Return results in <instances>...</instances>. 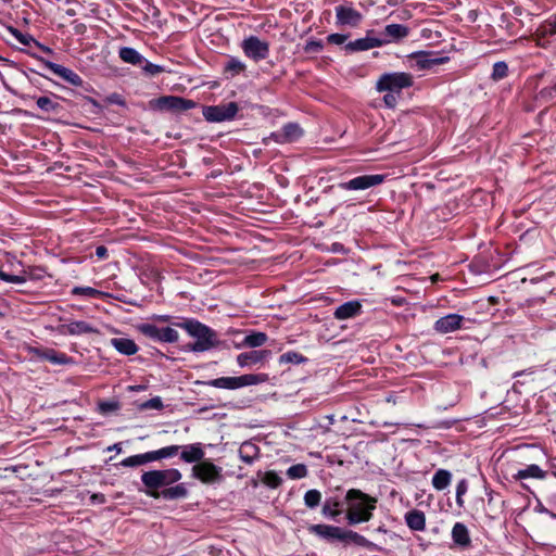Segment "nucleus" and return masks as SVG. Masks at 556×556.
I'll use <instances>...</instances> for the list:
<instances>
[{"mask_svg": "<svg viewBox=\"0 0 556 556\" xmlns=\"http://www.w3.org/2000/svg\"><path fill=\"white\" fill-rule=\"evenodd\" d=\"M348 504L346 520L351 526L367 522L372 518L377 500L358 489H351L344 495Z\"/></svg>", "mask_w": 556, "mask_h": 556, "instance_id": "nucleus-1", "label": "nucleus"}, {"mask_svg": "<svg viewBox=\"0 0 556 556\" xmlns=\"http://www.w3.org/2000/svg\"><path fill=\"white\" fill-rule=\"evenodd\" d=\"M173 325L186 330L189 336L195 339L194 343L188 345L190 351L205 352L218 344L216 332L195 319H184Z\"/></svg>", "mask_w": 556, "mask_h": 556, "instance_id": "nucleus-2", "label": "nucleus"}, {"mask_svg": "<svg viewBox=\"0 0 556 556\" xmlns=\"http://www.w3.org/2000/svg\"><path fill=\"white\" fill-rule=\"evenodd\" d=\"M182 475L178 469L169 468L164 470H150L141 475V481L147 488V492H160L164 488L178 482Z\"/></svg>", "mask_w": 556, "mask_h": 556, "instance_id": "nucleus-3", "label": "nucleus"}, {"mask_svg": "<svg viewBox=\"0 0 556 556\" xmlns=\"http://www.w3.org/2000/svg\"><path fill=\"white\" fill-rule=\"evenodd\" d=\"M414 78L409 73L392 72L382 74L376 83L379 92L400 93L403 89L412 87Z\"/></svg>", "mask_w": 556, "mask_h": 556, "instance_id": "nucleus-4", "label": "nucleus"}, {"mask_svg": "<svg viewBox=\"0 0 556 556\" xmlns=\"http://www.w3.org/2000/svg\"><path fill=\"white\" fill-rule=\"evenodd\" d=\"M191 476L204 484H215L223 480V468L208 459H203L199 464L193 465Z\"/></svg>", "mask_w": 556, "mask_h": 556, "instance_id": "nucleus-5", "label": "nucleus"}, {"mask_svg": "<svg viewBox=\"0 0 556 556\" xmlns=\"http://www.w3.org/2000/svg\"><path fill=\"white\" fill-rule=\"evenodd\" d=\"M244 55L254 62L265 60L269 55V43L256 36L244 38L240 45Z\"/></svg>", "mask_w": 556, "mask_h": 556, "instance_id": "nucleus-6", "label": "nucleus"}, {"mask_svg": "<svg viewBox=\"0 0 556 556\" xmlns=\"http://www.w3.org/2000/svg\"><path fill=\"white\" fill-rule=\"evenodd\" d=\"M238 110L239 108L236 102L210 105L203 108V116L207 122L220 123L233 119L238 113Z\"/></svg>", "mask_w": 556, "mask_h": 556, "instance_id": "nucleus-7", "label": "nucleus"}, {"mask_svg": "<svg viewBox=\"0 0 556 556\" xmlns=\"http://www.w3.org/2000/svg\"><path fill=\"white\" fill-rule=\"evenodd\" d=\"M138 330L146 337L163 343H175L179 340V333L172 327L159 328L153 324H141Z\"/></svg>", "mask_w": 556, "mask_h": 556, "instance_id": "nucleus-8", "label": "nucleus"}, {"mask_svg": "<svg viewBox=\"0 0 556 556\" xmlns=\"http://www.w3.org/2000/svg\"><path fill=\"white\" fill-rule=\"evenodd\" d=\"M386 180V175L372 174L354 177L348 181L340 182L338 187L342 190L363 191L381 185Z\"/></svg>", "mask_w": 556, "mask_h": 556, "instance_id": "nucleus-9", "label": "nucleus"}, {"mask_svg": "<svg viewBox=\"0 0 556 556\" xmlns=\"http://www.w3.org/2000/svg\"><path fill=\"white\" fill-rule=\"evenodd\" d=\"M409 66L418 71L430 70L435 65L444 64L448 61L447 56L437 58L433 52L418 51L407 55Z\"/></svg>", "mask_w": 556, "mask_h": 556, "instance_id": "nucleus-10", "label": "nucleus"}, {"mask_svg": "<svg viewBox=\"0 0 556 556\" xmlns=\"http://www.w3.org/2000/svg\"><path fill=\"white\" fill-rule=\"evenodd\" d=\"M386 41L380 40L377 36V30L368 29L365 37L350 41L344 46L345 51L350 53L367 51L374 48L383 47Z\"/></svg>", "mask_w": 556, "mask_h": 556, "instance_id": "nucleus-11", "label": "nucleus"}, {"mask_svg": "<svg viewBox=\"0 0 556 556\" xmlns=\"http://www.w3.org/2000/svg\"><path fill=\"white\" fill-rule=\"evenodd\" d=\"M334 10L336 24L338 26L357 27L363 21L362 13L351 5L340 4Z\"/></svg>", "mask_w": 556, "mask_h": 556, "instance_id": "nucleus-12", "label": "nucleus"}, {"mask_svg": "<svg viewBox=\"0 0 556 556\" xmlns=\"http://www.w3.org/2000/svg\"><path fill=\"white\" fill-rule=\"evenodd\" d=\"M160 110L172 112H185L195 106V102L177 96H164L156 100Z\"/></svg>", "mask_w": 556, "mask_h": 556, "instance_id": "nucleus-13", "label": "nucleus"}, {"mask_svg": "<svg viewBox=\"0 0 556 556\" xmlns=\"http://www.w3.org/2000/svg\"><path fill=\"white\" fill-rule=\"evenodd\" d=\"M409 35V28L403 24H388L382 31H377L380 40L386 41L383 46L392 42H400Z\"/></svg>", "mask_w": 556, "mask_h": 556, "instance_id": "nucleus-14", "label": "nucleus"}, {"mask_svg": "<svg viewBox=\"0 0 556 556\" xmlns=\"http://www.w3.org/2000/svg\"><path fill=\"white\" fill-rule=\"evenodd\" d=\"M39 61L42 63V65L46 68H48L54 75L61 77L65 81L70 83L71 85H73L75 87H79L83 85L81 77L78 74H76L74 71H72L65 66H62L60 64L53 63L51 61L45 60V59H39Z\"/></svg>", "mask_w": 556, "mask_h": 556, "instance_id": "nucleus-15", "label": "nucleus"}, {"mask_svg": "<svg viewBox=\"0 0 556 556\" xmlns=\"http://www.w3.org/2000/svg\"><path fill=\"white\" fill-rule=\"evenodd\" d=\"M464 319L459 314H447L434 323L433 329L441 334L454 332L462 328Z\"/></svg>", "mask_w": 556, "mask_h": 556, "instance_id": "nucleus-16", "label": "nucleus"}, {"mask_svg": "<svg viewBox=\"0 0 556 556\" xmlns=\"http://www.w3.org/2000/svg\"><path fill=\"white\" fill-rule=\"evenodd\" d=\"M346 503L344 496L340 494H332L326 497L321 514L329 519H336L342 514V507Z\"/></svg>", "mask_w": 556, "mask_h": 556, "instance_id": "nucleus-17", "label": "nucleus"}, {"mask_svg": "<svg viewBox=\"0 0 556 556\" xmlns=\"http://www.w3.org/2000/svg\"><path fill=\"white\" fill-rule=\"evenodd\" d=\"M308 530L311 533H313L321 539H325L329 542L340 541V539H342L341 538V533H342L341 527L319 523V525H312L308 528Z\"/></svg>", "mask_w": 556, "mask_h": 556, "instance_id": "nucleus-18", "label": "nucleus"}, {"mask_svg": "<svg viewBox=\"0 0 556 556\" xmlns=\"http://www.w3.org/2000/svg\"><path fill=\"white\" fill-rule=\"evenodd\" d=\"M147 495L153 498H164L166 501H174L187 497L188 490L184 483H178L174 486L165 488L161 492H147Z\"/></svg>", "mask_w": 556, "mask_h": 556, "instance_id": "nucleus-19", "label": "nucleus"}, {"mask_svg": "<svg viewBox=\"0 0 556 556\" xmlns=\"http://www.w3.org/2000/svg\"><path fill=\"white\" fill-rule=\"evenodd\" d=\"M181 453L180 458L185 463H195L199 464L201 460L204 459L205 453L203 450L202 443H192L180 446Z\"/></svg>", "mask_w": 556, "mask_h": 556, "instance_id": "nucleus-20", "label": "nucleus"}, {"mask_svg": "<svg viewBox=\"0 0 556 556\" xmlns=\"http://www.w3.org/2000/svg\"><path fill=\"white\" fill-rule=\"evenodd\" d=\"M271 355V352L268 350H258V351H250L245 353H240L237 356V363L240 367H249L258 363L264 362Z\"/></svg>", "mask_w": 556, "mask_h": 556, "instance_id": "nucleus-21", "label": "nucleus"}, {"mask_svg": "<svg viewBox=\"0 0 556 556\" xmlns=\"http://www.w3.org/2000/svg\"><path fill=\"white\" fill-rule=\"evenodd\" d=\"M362 312V304L359 301H349L338 306L333 316L338 320H345L359 315Z\"/></svg>", "mask_w": 556, "mask_h": 556, "instance_id": "nucleus-22", "label": "nucleus"}, {"mask_svg": "<svg viewBox=\"0 0 556 556\" xmlns=\"http://www.w3.org/2000/svg\"><path fill=\"white\" fill-rule=\"evenodd\" d=\"M61 332L71 336H80L98 332L94 327L84 320H76L61 326Z\"/></svg>", "mask_w": 556, "mask_h": 556, "instance_id": "nucleus-23", "label": "nucleus"}, {"mask_svg": "<svg viewBox=\"0 0 556 556\" xmlns=\"http://www.w3.org/2000/svg\"><path fill=\"white\" fill-rule=\"evenodd\" d=\"M341 538L340 542L343 543H354L355 545L366 547L368 549H376L377 547L372 542L353 530L342 528Z\"/></svg>", "mask_w": 556, "mask_h": 556, "instance_id": "nucleus-24", "label": "nucleus"}, {"mask_svg": "<svg viewBox=\"0 0 556 556\" xmlns=\"http://www.w3.org/2000/svg\"><path fill=\"white\" fill-rule=\"evenodd\" d=\"M274 136L279 143L292 142L302 136V129L298 124L288 123L282 127L281 132Z\"/></svg>", "mask_w": 556, "mask_h": 556, "instance_id": "nucleus-25", "label": "nucleus"}, {"mask_svg": "<svg viewBox=\"0 0 556 556\" xmlns=\"http://www.w3.org/2000/svg\"><path fill=\"white\" fill-rule=\"evenodd\" d=\"M239 457L248 465L253 464L260 457V448L256 444L245 441L239 447Z\"/></svg>", "mask_w": 556, "mask_h": 556, "instance_id": "nucleus-26", "label": "nucleus"}, {"mask_svg": "<svg viewBox=\"0 0 556 556\" xmlns=\"http://www.w3.org/2000/svg\"><path fill=\"white\" fill-rule=\"evenodd\" d=\"M405 521L407 527L413 531H424L426 528V516L418 509L406 513Z\"/></svg>", "mask_w": 556, "mask_h": 556, "instance_id": "nucleus-27", "label": "nucleus"}, {"mask_svg": "<svg viewBox=\"0 0 556 556\" xmlns=\"http://www.w3.org/2000/svg\"><path fill=\"white\" fill-rule=\"evenodd\" d=\"M111 345L123 355H134L138 352V346L134 340L128 338H113Z\"/></svg>", "mask_w": 556, "mask_h": 556, "instance_id": "nucleus-28", "label": "nucleus"}, {"mask_svg": "<svg viewBox=\"0 0 556 556\" xmlns=\"http://www.w3.org/2000/svg\"><path fill=\"white\" fill-rule=\"evenodd\" d=\"M452 539L453 542L462 547H467L470 545V536L467 527L462 522H456L452 529Z\"/></svg>", "mask_w": 556, "mask_h": 556, "instance_id": "nucleus-29", "label": "nucleus"}, {"mask_svg": "<svg viewBox=\"0 0 556 556\" xmlns=\"http://www.w3.org/2000/svg\"><path fill=\"white\" fill-rule=\"evenodd\" d=\"M122 61L132 65H142L143 61H146L144 56L140 54L136 49L130 47H123L118 52Z\"/></svg>", "mask_w": 556, "mask_h": 556, "instance_id": "nucleus-30", "label": "nucleus"}, {"mask_svg": "<svg viewBox=\"0 0 556 556\" xmlns=\"http://www.w3.org/2000/svg\"><path fill=\"white\" fill-rule=\"evenodd\" d=\"M247 70L245 63L235 56H229L224 66V73L228 78H232L237 75L244 73Z\"/></svg>", "mask_w": 556, "mask_h": 556, "instance_id": "nucleus-31", "label": "nucleus"}, {"mask_svg": "<svg viewBox=\"0 0 556 556\" xmlns=\"http://www.w3.org/2000/svg\"><path fill=\"white\" fill-rule=\"evenodd\" d=\"M516 480H522L528 478L534 479H544L546 477V472L540 468V466L532 464L527 466L525 469H520L514 476Z\"/></svg>", "mask_w": 556, "mask_h": 556, "instance_id": "nucleus-32", "label": "nucleus"}, {"mask_svg": "<svg viewBox=\"0 0 556 556\" xmlns=\"http://www.w3.org/2000/svg\"><path fill=\"white\" fill-rule=\"evenodd\" d=\"M267 380V375L260 374H247L239 377H236V388L240 389L248 386H255L262 382H265Z\"/></svg>", "mask_w": 556, "mask_h": 556, "instance_id": "nucleus-33", "label": "nucleus"}, {"mask_svg": "<svg viewBox=\"0 0 556 556\" xmlns=\"http://www.w3.org/2000/svg\"><path fill=\"white\" fill-rule=\"evenodd\" d=\"M180 445H168L156 451L148 452L150 462L160 460L163 458L174 457L178 454Z\"/></svg>", "mask_w": 556, "mask_h": 556, "instance_id": "nucleus-34", "label": "nucleus"}, {"mask_svg": "<svg viewBox=\"0 0 556 556\" xmlns=\"http://www.w3.org/2000/svg\"><path fill=\"white\" fill-rule=\"evenodd\" d=\"M452 480V475L448 470L439 469L432 477V485L435 490L442 491L446 489Z\"/></svg>", "mask_w": 556, "mask_h": 556, "instance_id": "nucleus-35", "label": "nucleus"}, {"mask_svg": "<svg viewBox=\"0 0 556 556\" xmlns=\"http://www.w3.org/2000/svg\"><path fill=\"white\" fill-rule=\"evenodd\" d=\"M41 357L54 365H66L72 363V359L66 354L56 352L52 349L46 350L41 354Z\"/></svg>", "mask_w": 556, "mask_h": 556, "instance_id": "nucleus-36", "label": "nucleus"}, {"mask_svg": "<svg viewBox=\"0 0 556 556\" xmlns=\"http://www.w3.org/2000/svg\"><path fill=\"white\" fill-rule=\"evenodd\" d=\"M267 341V334L265 332H251L245 336L242 342L243 346L248 348H260Z\"/></svg>", "mask_w": 556, "mask_h": 556, "instance_id": "nucleus-37", "label": "nucleus"}, {"mask_svg": "<svg viewBox=\"0 0 556 556\" xmlns=\"http://www.w3.org/2000/svg\"><path fill=\"white\" fill-rule=\"evenodd\" d=\"M151 463L148 452L143 454H137L123 459L119 465L123 467H138L144 464Z\"/></svg>", "mask_w": 556, "mask_h": 556, "instance_id": "nucleus-38", "label": "nucleus"}, {"mask_svg": "<svg viewBox=\"0 0 556 556\" xmlns=\"http://www.w3.org/2000/svg\"><path fill=\"white\" fill-rule=\"evenodd\" d=\"M207 386L218 388L236 390V377H220L206 382Z\"/></svg>", "mask_w": 556, "mask_h": 556, "instance_id": "nucleus-39", "label": "nucleus"}, {"mask_svg": "<svg viewBox=\"0 0 556 556\" xmlns=\"http://www.w3.org/2000/svg\"><path fill=\"white\" fill-rule=\"evenodd\" d=\"M320 501L321 493L316 489L308 490L304 494V504L311 509L316 508L320 504Z\"/></svg>", "mask_w": 556, "mask_h": 556, "instance_id": "nucleus-40", "label": "nucleus"}, {"mask_svg": "<svg viewBox=\"0 0 556 556\" xmlns=\"http://www.w3.org/2000/svg\"><path fill=\"white\" fill-rule=\"evenodd\" d=\"M36 103L41 111L47 113L55 112L60 108V104L54 102L50 97H39Z\"/></svg>", "mask_w": 556, "mask_h": 556, "instance_id": "nucleus-41", "label": "nucleus"}, {"mask_svg": "<svg viewBox=\"0 0 556 556\" xmlns=\"http://www.w3.org/2000/svg\"><path fill=\"white\" fill-rule=\"evenodd\" d=\"M306 361L307 358L298 352H287L279 357L280 364H302Z\"/></svg>", "mask_w": 556, "mask_h": 556, "instance_id": "nucleus-42", "label": "nucleus"}, {"mask_svg": "<svg viewBox=\"0 0 556 556\" xmlns=\"http://www.w3.org/2000/svg\"><path fill=\"white\" fill-rule=\"evenodd\" d=\"M507 74H508V66L505 62L500 61V62L494 63L492 74H491V78L494 81L504 79L507 76Z\"/></svg>", "mask_w": 556, "mask_h": 556, "instance_id": "nucleus-43", "label": "nucleus"}, {"mask_svg": "<svg viewBox=\"0 0 556 556\" xmlns=\"http://www.w3.org/2000/svg\"><path fill=\"white\" fill-rule=\"evenodd\" d=\"M307 468L304 464H296L288 468L287 476L290 479H302L307 476Z\"/></svg>", "mask_w": 556, "mask_h": 556, "instance_id": "nucleus-44", "label": "nucleus"}, {"mask_svg": "<svg viewBox=\"0 0 556 556\" xmlns=\"http://www.w3.org/2000/svg\"><path fill=\"white\" fill-rule=\"evenodd\" d=\"M72 293L77 295H84L87 298H98L101 294L99 290L93 289L91 287H75L72 290Z\"/></svg>", "mask_w": 556, "mask_h": 556, "instance_id": "nucleus-45", "label": "nucleus"}, {"mask_svg": "<svg viewBox=\"0 0 556 556\" xmlns=\"http://www.w3.org/2000/svg\"><path fill=\"white\" fill-rule=\"evenodd\" d=\"M263 482L269 488H278L282 479L275 471H267L264 475Z\"/></svg>", "mask_w": 556, "mask_h": 556, "instance_id": "nucleus-46", "label": "nucleus"}, {"mask_svg": "<svg viewBox=\"0 0 556 556\" xmlns=\"http://www.w3.org/2000/svg\"><path fill=\"white\" fill-rule=\"evenodd\" d=\"M539 30L542 36H554L556 34V17L546 21Z\"/></svg>", "mask_w": 556, "mask_h": 556, "instance_id": "nucleus-47", "label": "nucleus"}, {"mask_svg": "<svg viewBox=\"0 0 556 556\" xmlns=\"http://www.w3.org/2000/svg\"><path fill=\"white\" fill-rule=\"evenodd\" d=\"M142 64H143L142 65V70L148 75L155 76V75L164 72V67L163 66L157 65V64H153V63L149 62L148 60L143 61Z\"/></svg>", "mask_w": 556, "mask_h": 556, "instance_id": "nucleus-48", "label": "nucleus"}, {"mask_svg": "<svg viewBox=\"0 0 556 556\" xmlns=\"http://www.w3.org/2000/svg\"><path fill=\"white\" fill-rule=\"evenodd\" d=\"M324 48V45L319 40H309L304 47L306 53H319Z\"/></svg>", "mask_w": 556, "mask_h": 556, "instance_id": "nucleus-49", "label": "nucleus"}, {"mask_svg": "<svg viewBox=\"0 0 556 556\" xmlns=\"http://www.w3.org/2000/svg\"><path fill=\"white\" fill-rule=\"evenodd\" d=\"M0 280L17 285L23 283L25 281V279L22 276L5 274L2 270H0Z\"/></svg>", "mask_w": 556, "mask_h": 556, "instance_id": "nucleus-50", "label": "nucleus"}, {"mask_svg": "<svg viewBox=\"0 0 556 556\" xmlns=\"http://www.w3.org/2000/svg\"><path fill=\"white\" fill-rule=\"evenodd\" d=\"M141 407L143 409H161L163 407V403H162V400L156 396V397H153L147 402H144Z\"/></svg>", "mask_w": 556, "mask_h": 556, "instance_id": "nucleus-51", "label": "nucleus"}, {"mask_svg": "<svg viewBox=\"0 0 556 556\" xmlns=\"http://www.w3.org/2000/svg\"><path fill=\"white\" fill-rule=\"evenodd\" d=\"M348 38H349V35H344V34H330L327 37V41L329 43H331V45L340 46V45L344 43Z\"/></svg>", "mask_w": 556, "mask_h": 556, "instance_id": "nucleus-52", "label": "nucleus"}, {"mask_svg": "<svg viewBox=\"0 0 556 556\" xmlns=\"http://www.w3.org/2000/svg\"><path fill=\"white\" fill-rule=\"evenodd\" d=\"M13 36L17 39L18 42L22 45L28 46L31 41H34V38L27 34H23L17 29L11 30Z\"/></svg>", "mask_w": 556, "mask_h": 556, "instance_id": "nucleus-53", "label": "nucleus"}, {"mask_svg": "<svg viewBox=\"0 0 556 556\" xmlns=\"http://www.w3.org/2000/svg\"><path fill=\"white\" fill-rule=\"evenodd\" d=\"M99 408L102 413H111L118 408V404L113 401L101 402Z\"/></svg>", "mask_w": 556, "mask_h": 556, "instance_id": "nucleus-54", "label": "nucleus"}, {"mask_svg": "<svg viewBox=\"0 0 556 556\" xmlns=\"http://www.w3.org/2000/svg\"><path fill=\"white\" fill-rule=\"evenodd\" d=\"M383 102L390 109L395 108V105L397 103V93H394V92L386 93L383 97Z\"/></svg>", "mask_w": 556, "mask_h": 556, "instance_id": "nucleus-55", "label": "nucleus"}, {"mask_svg": "<svg viewBox=\"0 0 556 556\" xmlns=\"http://www.w3.org/2000/svg\"><path fill=\"white\" fill-rule=\"evenodd\" d=\"M108 101L110 103H114V104H117V105H121V106H124L125 105V101L123 100V98L118 94V93H112L108 97Z\"/></svg>", "mask_w": 556, "mask_h": 556, "instance_id": "nucleus-56", "label": "nucleus"}, {"mask_svg": "<svg viewBox=\"0 0 556 556\" xmlns=\"http://www.w3.org/2000/svg\"><path fill=\"white\" fill-rule=\"evenodd\" d=\"M467 490H468L467 481L465 479L460 480L457 483L456 493H458V495L464 496V494H466Z\"/></svg>", "mask_w": 556, "mask_h": 556, "instance_id": "nucleus-57", "label": "nucleus"}, {"mask_svg": "<svg viewBox=\"0 0 556 556\" xmlns=\"http://www.w3.org/2000/svg\"><path fill=\"white\" fill-rule=\"evenodd\" d=\"M96 255L99 258H104L108 255V249L104 245H99L96 249Z\"/></svg>", "mask_w": 556, "mask_h": 556, "instance_id": "nucleus-58", "label": "nucleus"}, {"mask_svg": "<svg viewBox=\"0 0 556 556\" xmlns=\"http://www.w3.org/2000/svg\"><path fill=\"white\" fill-rule=\"evenodd\" d=\"M108 452L115 451L117 454L122 452V443H115L113 445L108 446Z\"/></svg>", "mask_w": 556, "mask_h": 556, "instance_id": "nucleus-59", "label": "nucleus"}, {"mask_svg": "<svg viewBox=\"0 0 556 556\" xmlns=\"http://www.w3.org/2000/svg\"><path fill=\"white\" fill-rule=\"evenodd\" d=\"M154 319L157 321L166 323V321H169L170 316L169 315H156V316H154Z\"/></svg>", "mask_w": 556, "mask_h": 556, "instance_id": "nucleus-60", "label": "nucleus"}, {"mask_svg": "<svg viewBox=\"0 0 556 556\" xmlns=\"http://www.w3.org/2000/svg\"><path fill=\"white\" fill-rule=\"evenodd\" d=\"M456 503L460 507L464 505L463 496L458 495V493H456Z\"/></svg>", "mask_w": 556, "mask_h": 556, "instance_id": "nucleus-61", "label": "nucleus"}, {"mask_svg": "<svg viewBox=\"0 0 556 556\" xmlns=\"http://www.w3.org/2000/svg\"><path fill=\"white\" fill-rule=\"evenodd\" d=\"M45 51L51 52L50 48H45Z\"/></svg>", "mask_w": 556, "mask_h": 556, "instance_id": "nucleus-62", "label": "nucleus"}, {"mask_svg": "<svg viewBox=\"0 0 556 556\" xmlns=\"http://www.w3.org/2000/svg\"><path fill=\"white\" fill-rule=\"evenodd\" d=\"M554 476H556V471H553Z\"/></svg>", "mask_w": 556, "mask_h": 556, "instance_id": "nucleus-63", "label": "nucleus"}, {"mask_svg": "<svg viewBox=\"0 0 556 556\" xmlns=\"http://www.w3.org/2000/svg\"><path fill=\"white\" fill-rule=\"evenodd\" d=\"M2 316V313L0 312V317Z\"/></svg>", "mask_w": 556, "mask_h": 556, "instance_id": "nucleus-64", "label": "nucleus"}]
</instances>
